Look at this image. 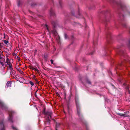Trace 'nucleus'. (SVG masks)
<instances>
[{
  "mask_svg": "<svg viewBox=\"0 0 130 130\" xmlns=\"http://www.w3.org/2000/svg\"><path fill=\"white\" fill-rule=\"evenodd\" d=\"M75 104L76 108L77 114L78 116L79 120L83 122L84 121V118L82 112L81 107L79 102V98L78 96L75 97Z\"/></svg>",
  "mask_w": 130,
  "mask_h": 130,
  "instance_id": "nucleus-1",
  "label": "nucleus"
},
{
  "mask_svg": "<svg viewBox=\"0 0 130 130\" xmlns=\"http://www.w3.org/2000/svg\"><path fill=\"white\" fill-rule=\"evenodd\" d=\"M42 113H43L46 116H47V117L46 118V121L45 122V126L49 125L50 123V119L51 118L52 115V112L51 110L48 109L45 111V108H44Z\"/></svg>",
  "mask_w": 130,
  "mask_h": 130,
  "instance_id": "nucleus-2",
  "label": "nucleus"
},
{
  "mask_svg": "<svg viewBox=\"0 0 130 130\" xmlns=\"http://www.w3.org/2000/svg\"><path fill=\"white\" fill-rule=\"evenodd\" d=\"M52 24L53 25V30L52 31V32L53 33V35L56 36L57 35V33L56 30V28L57 24V22L56 21H53L52 22Z\"/></svg>",
  "mask_w": 130,
  "mask_h": 130,
  "instance_id": "nucleus-3",
  "label": "nucleus"
},
{
  "mask_svg": "<svg viewBox=\"0 0 130 130\" xmlns=\"http://www.w3.org/2000/svg\"><path fill=\"white\" fill-rule=\"evenodd\" d=\"M115 50L116 51L117 54L120 55H122L121 53H123L124 56L125 54V52L124 50L121 48V46H118L115 49Z\"/></svg>",
  "mask_w": 130,
  "mask_h": 130,
  "instance_id": "nucleus-4",
  "label": "nucleus"
},
{
  "mask_svg": "<svg viewBox=\"0 0 130 130\" xmlns=\"http://www.w3.org/2000/svg\"><path fill=\"white\" fill-rule=\"evenodd\" d=\"M27 3L28 4L31 5L32 7H35L37 6L36 4L34 2L33 0H28Z\"/></svg>",
  "mask_w": 130,
  "mask_h": 130,
  "instance_id": "nucleus-5",
  "label": "nucleus"
},
{
  "mask_svg": "<svg viewBox=\"0 0 130 130\" xmlns=\"http://www.w3.org/2000/svg\"><path fill=\"white\" fill-rule=\"evenodd\" d=\"M5 126L4 123V120H2L0 121V130H5Z\"/></svg>",
  "mask_w": 130,
  "mask_h": 130,
  "instance_id": "nucleus-6",
  "label": "nucleus"
},
{
  "mask_svg": "<svg viewBox=\"0 0 130 130\" xmlns=\"http://www.w3.org/2000/svg\"><path fill=\"white\" fill-rule=\"evenodd\" d=\"M111 34L110 33L108 32L107 35V41L108 44H109L111 43L110 40L111 39Z\"/></svg>",
  "mask_w": 130,
  "mask_h": 130,
  "instance_id": "nucleus-7",
  "label": "nucleus"
},
{
  "mask_svg": "<svg viewBox=\"0 0 130 130\" xmlns=\"http://www.w3.org/2000/svg\"><path fill=\"white\" fill-rule=\"evenodd\" d=\"M0 106L3 109H6L7 108L6 106L1 101H0Z\"/></svg>",
  "mask_w": 130,
  "mask_h": 130,
  "instance_id": "nucleus-8",
  "label": "nucleus"
},
{
  "mask_svg": "<svg viewBox=\"0 0 130 130\" xmlns=\"http://www.w3.org/2000/svg\"><path fill=\"white\" fill-rule=\"evenodd\" d=\"M12 112H11V113H10L9 115V121L10 122L12 123L13 121L12 120Z\"/></svg>",
  "mask_w": 130,
  "mask_h": 130,
  "instance_id": "nucleus-9",
  "label": "nucleus"
},
{
  "mask_svg": "<svg viewBox=\"0 0 130 130\" xmlns=\"http://www.w3.org/2000/svg\"><path fill=\"white\" fill-rule=\"evenodd\" d=\"M127 62H128V61H126V60L125 59L124 61H122L120 63H119V66H124V64Z\"/></svg>",
  "mask_w": 130,
  "mask_h": 130,
  "instance_id": "nucleus-10",
  "label": "nucleus"
},
{
  "mask_svg": "<svg viewBox=\"0 0 130 130\" xmlns=\"http://www.w3.org/2000/svg\"><path fill=\"white\" fill-rule=\"evenodd\" d=\"M50 14L51 15L54 16L55 15V13L53 10L51 9L50 11Z\"/></svg>",
  "mask_w": 130,
  "mask_h": 130,
  "instance_id": "nucleus-11",
  "label": "nucleus"
},
{
  "mask_svg": "<svg viewBox=\"0 0 130 130\" xmlns=\"http://www.w3.org/2000/svg\"><path fill=\"white\" fill-rule=\"evenodd\" d=\"M60 125L61 124L59 123L56 122L55 128L56 130H58V129L60 127Z\"/></svg>",
  "mask_w": 130,
  "mask_h": 130,
  "instance_id": "nucleus-12",
  "label": "nucleus"
},
{
  "mask_svg": "<svg viewBox=\"0 0 130 130\" xmlns=\"http://www.w3.org/2000/svg\"><path fill=\"white\" fill-rule=\"evenodd\" d=\"M17 3L18 7L21 6L22 4V2L21 0H17Z\"/></svg>",
  "mask_w": 130,
  "mask_h": 130,
  "instance_id": "nucleus-13",
  "label": "nucleus"
},
{
  "mask_svg": "<svg viewBox=\"0 0 130 130\" xmlns=\"http://www.w3.org/2000/svg\"><path fill=\"white\" fill-rule=\"evenodd\" d=\"M6 85L8 87H11V82L10 81H8Z\"/></svg>",
  "mask_w": 130,
  "mask_h": 130,
  "instance_id": "nucleus-14",
  "label": "nucleus"
},
{
  "mask_svg": "<svg viewBox=\"0 0 130 130\" xmlns=\"http://www.w3.org/2000/svg\"><path fill=\"white\" fill-rule=\"evenodd\" d=\"M120 6L121 8L123 10L126 9V6L124 5H123L121 4L120 5Z\"/></svg>",
  "mask_w": 130,
  "mask_h": 130,
  "instance_id": "nucleus-15",
  "label": "nucleus"
},
{
  "mask_svg": "<svg viewBox=\"0 0 130 130\" xmlns=\"http://www.w3.org/2000/svg\"><path fill=\"white\" fill-rule=\"evenodd\" d=\"M109 46H107L105 48V51L106 52L107 51H108L109 52H110V51L109 48Z\"/></svg>",
  "mask_w": 130,
  "mask_h": 130,
  "instance_id": "nucleus-16",
  "label": "nucleus"
},
{
  "mask_svg": "<svg viewBox=\"0 0 130 130\" xmlns=\"http://www.w3.org/2000/svg\"><path fill=\"white\" fill-rule=\"evenodd\" d=\"M2 58V57H1V55H0V63H1V64L3 66H4V63L3 62L1 61Z\"/></svg>",
  "mask_w": 130,
  "mask_h": 130,
  "instance_id": "nucleus-17",
  "label": "nucleus"
},
{
  "mask_svg": "<svg viewBox=\"0 0 130 130\" xmlns=\"http://www.w3.org/2000/svg\"><path fill=\"white\" fill-rule=\"evenodd\" d=\"M86 82L89 84H91V82L90 80L88 79H87L86 80Z\"/></svg>",
  "mask_w": 130,
  "mask_h": 130,
  "instance_id": "nucleus-18",
  "label": "nucleus"
},
{
  "mask_svg": "<svg viewBox=\"0 0 130 130\" xmlns=\"http://www.w3.org/2000/svg\"><path fill=\"white\" fill-rule=\"evenodd\" d=\"M125 53V55H124H124H123V53H121V54L122 55H120V56H121L122 57H121V58H122V57L123 58V57L125 58L126 56V54Z\"/></svg>",
  "mask_w": 130,
  "mask_h": 130,
  "instance_id": "nucleus-19",
  "label": "nucleus"
},
{
  "mask_svg": "<svg viewBox=\"0 0 130 130\" xmlns=\"http://www.w3.org/2000/svg\"><path fill=\"white\" fill-rule=\"evenodd\" d=\"M118 115L121 116H125V114L120 113H118Z\"/></svg>",
  "mask_w": 130,
  "mask_h": 130,
  "instance_id": "nucleus-20",
  "label": "nucleus"
},
{
  "mask_svg": "<svg viewBox=\"0 0 130 130\" xmlns=\"http://www.w3.org/2000/svg\"><path fill=\"white\" fill-rule=\"evenodd\" d=\"M59 3L60 6L61 7H62V1L61 0H59Z\"/></svg>",
  "mask_w": 130,
  "mask_h": 130,
  "instance_id": "nucleus-21",
  "label": "nucleus"
},
{
  "mask_svg": "<svg viewBox=\"0 0 130 130\" xmlns=\"http://www.w3.org/2000/svg\"><path fill=\"white\" fill-rule=\"evenodd\" d=\"M6 63H7V64L8 65H9L10 64V61L8 59H7L6 60Z\"/></svg>",
  "mask_w": 130,
  "mask_h": 130,
  "instance_id": "nucleus-22",
  "label": "nucleus"
},
{
  "mask_svg": "<svg viewBox=\"0 0 130 130\" xmlns=\"http://www.w3.org/2000/svg\"><path fill=\"white\" fill-rule=\"evenodd\" d=\"M78 15H79V17H76V18H81V17H82L81 16V15H80V14L79 12L78 13Z\"/></svg>",
  "mask_w": 130,
  "mask_h": 130,
  "instance_id": "nucleus-23",
  "label": "nucleus"
},
{
  "mask_svg": "<svg viewBox=\"0 0 130 130\" xmlns=\"http://www.w3.org/2000/svg\"><path fill=\"white\" fill-rule=\"evenodd\" d=\"M12 129L14 130H19L18 129H17L15 127H14L13 126H12Z\"/></svg>",
  "mask_w": 130,
  "mask_h": 130,
  "instance_id": "nucleus-24",
  "label": "nucleus"
},
{
  "mask_svg": "<svg viewBox=\"0 0 130 130\" xmlns=\"http://www.w3.org/2000/svg\"><path fill=\"white\" fill-rule=\"evenodd\" d=\"M112 3H115L116 2L115 0H109Z\"/></svg>",
  "mask_w": 130,
  "mask_h": 130,
  "instance_id": "nucleus-25",
  "label": "nucleus"
},
{
  "mask_svg": "<svg viewBox=\"0 0 130 130\" xmlns=\"http://www.w3.org/2000/svg\"><path fill=\"white\" fill-rule=\"evenodd\" d=\"M29 83H30L32 86L34 85V83L31 81H29Z\"/></svg>",
  "mask_w": 130,
  "mask_h": 130,
  "instance_id": "nucleus-26",
  "label": "nucleus"
},
{
  "mask_svg": "<svg viewBox=\"0 0 130 130\" xmlns=\"http://www.w3.org/2000/svg\"><path fill=\"white\" fill-rule=\"evenodd\" d=\"M72 24L73 25H75L78 24V23H77L75 22H74L73 23H72Z\"/></svg>",
  "mask_w": 130,
  "mask_h": 130,
  "instance_id": "nucleus-27",
  "label": "nucleus"
},
{
  "mask_svg": "<svg viewBox=\"0 0 130 130\" xmlns=\"http://www.w3.org/2000/svg\"><path fill=\"white\" fill-rule=\"evenodd\" d=\"M4 42L6 44H7L8 42V41L6 40H4Z\"/></svg>",
  "mask_w": 130,
  "mask_h": 130,
  "instance_id": "nucleus-28",
  "label": "nucleus"
},
{
  "mask_svg": "<svg viewBox=\"0 0 130 130\" xmlns=\"http://www.w3.org/2000/svg\"><path fill=\"white\" fill-rule=\"evenodd\" d=\"M9 65V68L10 69V70L11 71L12 70V67H11V66L10 64Z\"/></svg>",
  "mask_w": 130,
  "mask_h": 130,
  "instance_id": "nucleus-29",
  "label": "nucleus"
},
{
  "mask_svg": "<svg viewBox=\"0 0 130 130\" xmlns=\"http://www.w3.org/2000/svg\"><path fill=\"white\" fill-rule=\"evenodd\" d=\"M20 73H21V74H24V72H23V71H22V70H20Z\"/></svg>",
  "mask_w": 130,
  "mask_h": 130,
  "instance_id": "nucleus-30",
  "label": "nucleus"
},
{
  "mask_svg": "<svg viewBox=\"0 0 130 130\" xmlns=\"http://www.w3.org/2000/svg\"><path fill=\"white\" fill-rule=\"evenodd\" d=\"M30 69H32V70H34V69H35V68H34L32 66H30Z\"/></svg>",
  "mask_w": 130,
  "mask_h": 130,
  "instance_id": "nucleus-31",
  "label": "nucleus"
},
{
  "mask_svg": "<svg viewBox=\"0 0 130 130\" xmlns=\"http://www.w3.org/2000/svg\"><path fill=\"white\" fill-rule=\"evenodd\" d=\"M64 36L65 39H67V36L66 34H64Z\"/></svg>",
  "mask_w": 130,
  "mask_h": 130,
  "instance_id": "nucleus-32",
  "label": "nucleus"
},
{
  "mask_svg": "<svg viewBox=\"0 0 130 130\" xmlns=\"http://www.w3.org/2000/svg\"><path fill=\"white\" fill-rule=\"evenodd\" d=\"M35 80L36 81V83H37V84H39V82L38 81V80H37V79H35Z\"/></svg>",
  "mask_w": 130,
  "mask_h": 130,
  "instance_id": "nucleus-33",
  "label": "nucleus"
},
{
  "mask_svg": "<svg viewBox=\"0 0 130 130\" xmlns=\"http://www.w3.org/2000/svg\"><path fill=\"white\" fill-rule=\"evenodd\" d=\"M34 70H35L36 71H37L38 73H39V70L37 68V69L35 68V69H34Z\"/></svg>",
  "mask_w": 130,
  "mask_h": 130,
  "instance_id": "nucleus-34",
  "label": "nucleus"
},
{
  "mask_svg": "<svg viewBox=\"0 0 130 130\" xmlns=\"http://www.w3.org/2000/svg\"><path fill=\"white\" fill-rule=\"evenodd\" d=\"M50 61L51 62V64H53V60L52 59H51L50 60Z\"/></svg>",
  "mask_w": 130,
  "mask_h": 130,
  "instance_id": "nucleus-35",
  "label": "nucleus"
},
{
  "mask_svg": "<svg viewBox=\"0 0 130 130\" xmlns=\"http://www.w3.org/2000/svg\"><path fill=\"white\" fill-rule=\"evenodd\" d=\"M17 59L19 61H20V57H17Z\"/></svg>",
  "mask_w": 130,
  "mask_h": 130,
  "instance_id": "nucleus-36",
  "label": "nucleus"
},
{
  "mask_svg": "<svg viewBox=\"0 0 130 130\" xmlns=\"http://www.w3.org/2000/svg\"><path fill=\"white\" fill-rule=\"evenodd\" d=\"M45 26L46 27V28H47V30L48 31H49V29L48 28V26L47 25H45Z\"/></svg>",
  "mask_w": 130,
  "mask_h": 130,
  "instance_id": "nucleus-37",
  "label": "nucleus"
},
{
  "mask_svg": "<svg viewBox=\"0 0 130 130\" xmlns=\"http://www.w3.org/2000/svg\"><path fill=\"white\" fill-rule=\"evenodd\" d=\"M123 25L124 27H126V25L125 24H123Z\"/></svg>",
  "mask_w": 130,
  "mask_h": 130,
  "instance_id": "nucleus-38",
  "label": "nucleus"
},
{
  "mask_svg": "<svg viewBox=\"0 0 130 130\" xmlns=\"http://www.w3.org/2000/svg\"><path fill=\"white\" fill-rule=\"evenodd\" d=\"M33 78L34 79H36L35 78V77H36V76H35L34 75H33Z\"/></svg>",
  "mask_w": 130,
  "mask_h": 130,
  "instance_id": "nucleus-39",
  "label": "nucleus"
},
{
  "mask_svg": "<svg viewBox=\"0 0 130 130\" xmlns=\"http://www.w3.org/2000/svg\"><path fill=\"white\" fill-rule=\"evenodd\" d=\"M71 99V96L70 95H69L68 97V99L69 101Z\"/></svg>",
  "mask_w": 130,
  "mask_h": 130,
  "instance_id": "nucleus-40",
  "label": "nucleus"
},
{
  "mask_svg": "<svg viewBox=\"0 0 130 130\" xmlns=\"http://www.w3.org/2000/svg\"><path fill=\"white\" fill-rule=\"evenodd\" d=\"M128 29H129V33H130V27H128Z\"/></svg>",
  "mask_w": 130,
  "mask_h": 130,
  "instance_id": "nucleus-41",
  "label": "nucleus"
},
{
  "mask_svg": "<svg viewBox=\"0 0 130 130\" xmlns=\"http://www.w3.org/2000/svg\"><path fill=\"white\" fill-rule=\"evenodd\" d=\"M126 88L127 89H129V88L128 86H127L126 87Z\"/></svg>",
  "mask_w": 130,
  "mask_h": 130,
  "instance_id": "nucleus-42",
  "label": "nucleus"
},
{
  "mask_svg": "<svg viewBox=\"0 0 130 130\" xmlns=\"http://www.w3.org/2000/svg\"><path fill=\"white\" fill-rule=\"evenodd\" d=\"M126 113H127V112H124V114H125H125H126Z\"/></svg>",
  "mask_w": 130,
  "mask_h": 130,
  "instance_id": "nucleus-43",
  "label": "nucleus"
},
{
  "mask_svg": "<svg viewBox=\"0 0 130 130\" xmlns=\"http://www.w3.org/2000/svg\"><path fill=\"white\" fill-rule=\"evenodd\" d=\"M86 130H89L88 128L87 127H86Z\"/></svg>",
  "mask_w": 130,
  "mask_h": 130,
  "instance_id": "nucleus-44",
  "label": "nucleus"
},
{
  "mask_svg": "<svg viewBox=\"0 0 130 130\" xmlns=\"http://www.w3.org/2000/svg\"><path fill=\"white\" fill-rule=\"evenodd\" d=\"M93 52H91L90 54L92 55L93 54Z\"/></svg>",
  "mask_w": 130,
  "mask_h": 130,
  "instance_id": "nucleus-45",
  "label": "nucleus"
},
{
  "mask_svg": "<svg viewBox=\"0 0 130 130\" xmlns=\"http://www.w3.org/2000/svg\"><path fill=\"white\" fill-rule=\"evenodd\" d=\"M129 47H130V41H129Z\"/></svg>",
  "mask_w": 130,
  "mask_h": 130,
  "instance_id": "nucleus-46",
  "label": "nucleus"
},
{
  "mask_svg": "<svg viewBox=\"0 0 130 130\" xmlns=\"http://www.w3.org/2000/svg\"><path fill=\"white\" fill-rule=\"evenodd\" d=\"M64 99H66V94H65V97L64 98Z\"/></svg>",
  "mask_w": 130,
  "mask_h": 130,
  "instance_id": "nucleus-47",
  "label": "nucleus"
},
{
  "mask_svg": "<svg viewBox=\"0 0 130 130\" xmlns=\"http://www.w3.org/2000/svg\"><path fill=\"white\" fill-rule=\"evenodd\" d=\"M29 12H30V13H32V12L31 11H30V10H29Z\"/></svg>",
  "mask_w": 130,
  "mask_h": 130,
  "instance_id": "nucleus-48",
  "label": "nucleus"
},
{
  "mask_svg": "<svg viewBox=\"0 0 130 130\" xmlns=\"http://www.w3.org/2000/svg\"><path fill=\"white\" fill-rule=\"evenodd\" d=\"M71 38L72 39V38H73V36H72L71 37Z\"/></svg>",
  "mask_w": 130,
  "mask_h": 130,
  "instance_id": "nucleus-49",
  "label": "nucleus"
},
{
  "mask_svg": "<svg viewBox=\"0 0 130 130\" xmlns=\"http://www.w3.org/2000/svg\"><path fill=\"white\" fill-rule=\"evenodd\" d=\"M93 44H94V45H95V44H96V43H95L94 42V43H93Z\"/></svg>",
  "mask_w": 130,
  "mask_h": 130,
  "instance_id": "nucleus-50",
  "label": "nucleus"
},
{
  "mask_svg": "<svg viewBox=\"0 0 130 130\" xmlns=\"http://www.w3.org/2000/svg\"><path fill=\"white\" fill-rule=\"evenodd\" d=\"M20 70H22L21 69H19V72H20Z\"/></svg>",
  "mask_w": 130,
  "mask_h": 130,
  "instance_id": "nucleus-51",
  "label": "nucleus"
},
{
  "mask_svg": "<svg viewBox=\"0 0 130 130\" xmlns=\"http://www.w3.org/2000/svg\"><path fill=\"white\" fill-rule=\"evenodd\" d=\"M128 14L129 15H130V12H129Z\"/></svg>",
  "mask_w": 130,
  "mask_h": 130,
  "instance_id": "nucleus-52",
  "label": "nucleus"
},
{
  "mask_svg": "<svg viewBox=\"0 0 130 130\" xmlns=\"http://www.w3.org/2000/svg\"><path fill=\"white\" fill-rule=\"evenodd\" d=\"M111 85L113 86H114L113 85V84H111Z\"/></svg>",
  "mask_w": 130,
  "mask_h": 130,
  "instance_id": "nucleus-53",
  "label": "nucleus"
},
{
  "mask_svg": "<svg viewBox=\"0 0 130 130\" xmlns=\"http://www.w3.org/2000/svg\"><path fill=\"white\" fill-rule=\"evenodd\" d=\"M37 91H36L35 92V94H36V93L37 92Z\"/></svg>",
  "mask_w": 130,
  "mask_h": 130,
  "instance_id": "nucleus-54",
  "label": "nucleus"
},
{
  "mask_svg": "<svg viewBox=\"0 0 130 130\" xmlns=\"http://www.w3.org/2000/svg\"><path fill=\"white\" fill-rule=\"evenodd\" d=\"M105 22H108V21L107 20H106V21H105Z\"/></svg>",
  "mask_w": 130,
  "mask_h": 130,
  "instance_id": "nucleus-55",
  "label": "nucleus"
},
{
  "mask_svg": "<svg viewBox=\"0 0 130 130\" xmlns=\"http://www.w3.org/2000/svg\"><path fill=\"white\" fill-rule=\"evenodd\" d=\"M19 68L17 70H19Z\"/></svg>",
  "mask_w": 130,
  "mask_h": 130,
  "instance_id": "nucleus-56",
  "label": "nucleus"
},
{
  "mask_svg": "<svg viewBox=\"0 0 130 130\" xmlns=\"http://www.w3.org/2000/svg\"><path fill=\"white\" fill-rule=\"evenodd\" d=\"M72 14H73V15H74V14H73V13H72Z\"/></svg>",
  "mask_w": 130,
  "mask_h": 130,
  "instance_id": "nucleus-57",
  "label": "nucleus"
},
{
  "mask_svg": "<svg viewBox=\"0 0 130 130\" xmlns=\"http://www.w3.org/2000/svg\"><path fill=\"white\" fill-rule=\"evenodd\" d=\"M117 68H118V67H117Z\"/></svg>",
  "mask_w": 130,
  "mask_h": 130,
  "instance_id": "nucleus-58",
  "label": "nucleus"
}]
</instances>
